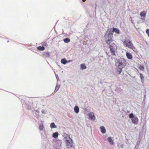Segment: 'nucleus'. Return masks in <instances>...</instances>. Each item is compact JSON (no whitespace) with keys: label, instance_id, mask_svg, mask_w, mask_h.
Returning a JSON list of instances; mask_svg holds the SVG:
<instances>
[{"label":"nucleus","instance_id":"f257e3e1","mask_svg":"<svg viewBox=\"0 0 149 149\" xmlns=\"http://www.w3.org/2000/svg\"><path fill=\"white\" fill-rule=\"evenodd\" d=\"M105 42L107 44H110L113 41V34L111 30L108 29L104 34Z\"/></svg>","mask_w":149,"mask_h":149},{"label":"nucleus","instance_id":"f03ea898","mask_svg":"<svg viewBox=\"0 0 149 149\" xmlns=\"http://www.w3.org/2000/svg\"><path fill=\"white\" fill-rule=\"evenodd\" d=\"M115 61L116 66L118 67L123 68L126 65V60L123 58H121L118 59L116 58L115 59Z\"/></svg>","mask_w":149,"mask_h":149},{"label":"nucleus","instance_id":"7ed1b4c3","mask_svg":"<svg viewBox=\"0 0 149 149\" xmlns=\"http://www.w3.org/2000/svg\"><path fill=\"white\" fill-rule=\"evenodd\" d=\"M128 116L129 118L131 119L133 123L136 125L138 124L139 119L133 113H130Z\"/></svg>","mask_w":149,"mask_h":149},{"label":"nucleus","instance_id":"20e7f679","mask_svg":"<svg viewBox=\"0 0 149 149\" xmlns=\"http://www.w3.org/2000/svg\"><path fill=\"white\" fill-rule=\"evenodd\" d=\"M67 136L68 137L69 139L68 140L66 139V145L68 148H70L72 146L73 141L72 139L70 137V136L68 134L67 135Z\"/></svg>","mask_w":149,"mask_h":149},{"label":"nucleus","instance_id":"39448f33","mask_svg":"<svg viewBox=\"0 0 149 149\" xmlns=\"http://www.w3.org/2000/svg\"><path fill=\"white\" fill-rule=\"evenodd\" d=\"M108 44L109 45V48L110 49L111 52L113 55H115L116 50L115 47L116 46V45L113 43H112L111 44Z\"/></svg>","mask_w":149,"mask_h":149},{"label":"nucleus","instance_id":"423d86ee","mask_svg":"<svg viewBox=\"0 0 149 149\" xmlns=\"http://www.w3.org/2000/svg\"><path fill=\"white\" fill-rule=\"evenodd\" d=\"M123 43L125 46L126 47L128 48L129 47H128V46H132V45H133L132 42L129 40H125L123 42Z\"/></svg>","mask_w":149,"mask_h":149},{"label":"nucleus","instance_id":"0eeeda50","mask_svg":"<svg viewBox=\"0 0 149 149\" xmlns=\"http://www.w3.org/2000/svg\"><path fill=\"white\" fill-rule=\"evenodd\" d=\"M110 29L111 30L113 34L114 32L116 34H119L120 33V31L117 28L113 27L111 28Z\"/></svg>","mask_w":149,"mask_h":149},{"label":"nucleus","instance_id":"6e6552de","mask_svg":"<svg viewBox=\"0 0 149 149\" xmlns=\"http://www.w3.org/2000/svg\"><path fill=\"white\" fill-rule=\"evenodd\" d=\"M88 117L91 120H94L95 119V117L93 113L92 112H90L88 114Z\"/></svg>","mask_w":149,"mask_h":149},{"label":"nucleus","instance_id":"1a4fd4ad","mask_svg":"<svg viewBox=\"0 0 149 149\" xmlns=\"http://www.w3.org/2000/svg\"><path fill=\"white\" fill-rule=\"evenodd\" d=\"M42 55L45 58H48L50 56L49 53L48 52H43Z\"/></svg>","mask_w":149,"mask_h":149},{"label":"nucleus","instance_id":"9d476101","mask_svg":"<svg viewBox=\"0 0 149 149\" xmlns=\"http://www.w3.org/2000/svg\"><path fill=\"white\" fill-rule=\"evenodd\" d=\"M146 13L145 11L141 12L140 13V16L142 17L143 18V19H145L146 17Z\"/></svg>","mask_w":149,"mask_h":149},{"label":"nucleus","instance_id":"9b49d317","mask_svg":"<svg viewBox=\"0 0 149 149\" xmlns=\"http://www.w3.org/2000/svg\"><path fill=\"white\" fill-rule=\"evenodd\" d=\"M123 68L121 67H118V68L116 69V71L117 74H119L121 73L122 71Z\"/></svg>","mask_w":149,"mask_h":149},{"label":"nucleus","instance_id":"f8f14e48","mask_svg":"<svg viewBox=\"0 0 149 149\" xmlns=\"http://www.w3.org/2000/svg\"><path fill=\"white\" fill-rule=\"evenodd\" d=\"M126 55L127 58L129 59H132V56L130 52H127L126 53Z\"/></svg>","mask_w":149,"mask_h":149},{"label":"nucleus","instance_id":"ddd939ff","mask_svg":"<svg viewBox=\"0 0 149 149\" xmlns=\"http://www.w3.org/2000/svg\"><path fill=\"white\" fill-rule=\"evenodd\" d=\"M101 132L102 134H104L106 132V129L103 126H101L100 127Z\"/></svg>","mask_w":149,"mask_h":149},{"label":"nucleus","instance_id":"4468645a","mask_svg":"<svg viewBox=\"0 0 149 149\" xmlns=\"http://www.w3.org/2000/svg\"><path fill=\"white\" fill-rule=\"evenodd\" d=\"M107 140L108 142L110 144L113 145L114 144V141L112 139L111 137H109L107 138Z\"/></svg>","mask_w":149,"mask_h":149},{"label":"nucleus","instance_id":"2eb2a0df","mask_svg":"<svg viewBox=\"0 0 149 149\" xmlns=\"http://www.w3.org/2000/svg\"><path fill=\"white\" fill-rule=\"evenodd\" d=\"M80 69L81 70H83L87 68L86 66L85 65L84 63L81 64L80 65Z\"/></svg>","mask_w":149,"mask_h":149},{"label":"nucleus","instance_id":"dca6fc26","mask_svg":"<svg viewBox=\"0 0 149 149\" xmlns=\"http://www.w3.org/2000/svg\"><path fill=\"white\" fill-rule=\"evenodd\" d=\"M74 111L76 113H78L79 111V108L76 105L74 108Z\"/></svg>","mask_w":149,"mask_h":149},{"label":"nucleus","instance_id":"f3484780","mask_svg":"<svg viewBox=\"0 0 149 149\" xmlns=\"http://www.w3.org/2000/svg\"><path fill=\"white\" fill-rule=\"evenodd\" d=\"M50 126L52 129L56 128L57 127V126L55 125L54 122H52L50 124Z\"/></svg>","mask_w":149,"mask_h":149},{"label":"nucleus","instance_id":"a211bd4d","mask_svg":"<svg viewBox=\"0 0 149 149\" xmlns=\"http://www.w3.org/2000/svg\"><path fill=\"white\" fill-rule=\"evenodd\" d=\"M58 136V133L57 132H56L54 133L52 135V137L54 138H56Z\"/></svg>","mask_w":149,"mask_h":149},{"label":"nucleus","instance_id":"6ab92c4d","mask_svg":"<svg viewBox=\"0 0 149 149\" xmlns=\"http://www.w3.org/2000/svg\"><path fill=\"white\" fill-rule=\"evenodd\" d=\"M61 63L64 65H65L67 63V60L65 58H62L61 60Z\"/></svg>","mask_w":149,"mask_h":149},{"label":"nucleus","instance_id":"aec40b11","mask_svg":"<svg viewBox=\"0 0 149 149\" xmlns=\"http://www.w3.org/2000/svg\"><path fill=\"white\" fill-rule=\"evenodd\" d=\"M37 49L40 51H43L45 50V48L43 46H39L37 47Z\"/></svg>","mask_w":149,"mask_h":149},{"label":"nucleus","instance_id":"412c9836","mask_svg":"<svg viewBox=\"0 0 149 149\" xmlns=\"http://www.w3.org/2000/svg\"><path fill=\"white\" fill-rule=\"evenodd\" d=\"M132 46H130L129 47V48L131 49H132L134 51V52H136V49L135 47L133 46V45H132ZM128 47H129L128 46Z\"/></svg>","mask_w":149,"mask_h":149},{"label":"nucleus","instance_id":"4be33fe9","mask_svg":"<svg viewBox=\"0 0 149 149\" xmlns=\"http://www.w3.org/2000/svg\"><path fill=\"white\" fill-rule=\"evenodd\" d=\"M63 40L65 43H68L70 42V38H67L63 39Z\"/></svg>","mask_w":149,"mask_h":149},{"label":"nucleus","instance_id":"5701e85b","mask_svg":"<svg viewBox=\"0 0 149 149\" xmlns=\"http://www.w3.org/2000/svg\"><path fill=\"white\" fill-rule=\"evenodd\" d=\"M60 87V85L58 86V84H57L56 85L55 87V89L54 92H55V93L58 90Z\"/></svg>","mask_w":149,"mask_h":149},{"label":"nucleus","instance_id":"b1692460","mask_svg":"<svg viewBox=\"0 0 149 149\" xmlns=\"http://www.w3.org/2000/svg\"><path fill=\"white\" fill-rule=\"evenodd\" d=\"M139 74L141 81L143 83L144 81V76L141 73H140Z\"/></svg>","mask_w":149,"mask_h":149},{"label":"nucleus","instance_id":"393cba45","mask_svg":"<svg viewBox=\"0 0 149 149\" xmlns=\"http://www.w3.org/2000/svg\"><path fill=\"white\" fill-rule=\"evenodd\" d=\"M44 128V127L43 125H40L39 126V129L40 131L43 130Z\"/></svg>","mask_w":149,"mask_h":149},{"label":"nucleus","instance_id":"a878e982","mask_svg":"<svg viewBox=\"0 0 149 149\" xmlns=\"http://www.w3.org/2000/svg\"><path fill=\"white\" fill-rule=\"evenodd\" d=\"M139 68L141 70H143L144 69V67L143 65H140L139 67Z\"/></svg>","mask_w":149,"mask_h":149},{"label":"nucleus","instance_id":"bb28decb","mask_svg":"<svg viewBox=\"0 0 149 149\" xmlns=\"http://www.w3.org/2000/svg\"><path fill=\"white\" fill-rule=\"evenodd\" d=\"M41 112L43 114H46L47 113V111H45L43 109H42L41 110Z\"/></svg>","mask_w":149,"mask_h":149},{"label":"nucleus","instance_id":"cd10ccee","mask_svg":"<svg viewBox=\"0 0 149 149\" xmlns=\"http://www.w3.org/2000/svg\"><path fill=\"white\" fill-rule=\"evenodd\" d=\"M146 32L149 37V29H147L146 30Z\"/></svg>","mask_w":149,"mask_h":149},{"label":"nucleus","instance_id":"c85d7f7f","mask_svg":"<svg viewBox=\"0 0 149 149\" xmlns=\"http://www.w3.org/2000/svg\"><path fill=\"white\" fill-rule=\"evenodd\" d=\"M27 109L28 110L31 109V106L29 105H28L27 104Z\"/></svg>","mask_w":149,"mask_h":149},{"label":"nucleus","instance_id":"c756f323","mask_svg":"<svg viewBox=\"0 0 149 149\" xmlns=\"http://www.w3.org/2000/svg\"><path fill=\"white\" fill-rule=\"evenodd\" d=\"M43 46H47V43L45 42H44L42 43Z\"/></svg>","mask_w":149,"mask_h":149},{"label":"nucleus","instance_id":"7c9ffc66","mask_svg":"<svg viewBox=\"0 0 149 149\" xmlns=\"http://www.w3.org/2000/svg\"><path fill=\"white\" fill-rule=\"evenodd\" d=\"M56 77L57 81H58L59 80V78L57 74H56Z\"/></svg>","mask_w":149,"mask_h":149},{"label":"nucleus","instance_id":"2f4dec72","mask_svg":"<svg viewBox=\"0 0 149 149\" xmlns=\"http://www.w3.org/2000/svg\"><path fill=\"white\" fill-rule=\"evenodd\" d=\"M72 60H69L68 61L67 60V63H69L70 62H72Z\"/></svg>","mask_w":149,"mask_h":149},{"label":"nucleus","instance_id":"473e14b6","mask_svg":"<svg viewBox=\"0 0 149 149\" xmlns=\"http://www.w3.org/2000/svg\"><path fill=\"white\" fill-rule=\"evenodd\" d=\"M144 127H145V128L146 127H145V126H144V125H143V129H144Z\"/></svg>","mask_w":149,"mask_h":149},{"label":"nucleus","instance_id":"72a5a7b5","mask_svg":"<svg viewBox=\"0 0 149 149\" xmlns=\"http://www.w3.org/2000/svg\"><path fill=\"white\" fill-rule=\"evenodd\" d=\"M82 1L84 2L86 1V0H82Z\"/></svg>","mask_w":149,"mask_h":149},{"label":"nucleus","instance_id":"f704fd0d","mask_svg":"<svg viewBox=\"0 0 149 149\" xmlns=\"http://www.w3.org/2000/svg\"><path fill=\"white\" fill-rule=\"evenodd\" d=\"M129 20H132V18L131 17H130V18H129Z\"/></svg>","mask_w":149,"mask_h":149},{"label":"nucleus","instance_id":"c9c22d12","mask_svg":"<svg viewBox=\"0 0 149 149\" xmlns=\"http://www.w3.org/2000/svg\"><path fill=\"white\" fill-rule=\"evenodd\" d=\"M36 111L38 113H39V111L38 110H37Z\"/></svg>","mask_w":149,"mask_h":149},{"label":"nucleus","instance_id":"e433bc0d","mask_svg":"<svg viewBox=\"0 0 149 149\" xmlns=\"http://www.w3.org/2000/svg\"><path fill=\"white\" fill-rule=\"evenodd\" d=\"M141 19L142 20H144V19H143V18H141Z\"/></svg>","mask_w":149,"mask_h":149},{"label":"nucleus","instance_id":"4c0bfd02","mask_svg":"<svg viewBox=\"0 0 149 149\" xmlns=\"http://www.w3.org/2000/svg\"><path fill=\"white\" fill-rule=\"evenodd\" d=\"M107 55H108V53H107V52H106Z\"/></svg>","mask_w":149,"mask_h":149},{"label":"nucleus","instance_id":"58836bf2","mask_svg":"<svg viewBox=\"0 0 149 149\" xmlns=\"http://www.w3.org/2000/svg\"><path fill=\"white\" fill-rule=\"evenodd\" d=\"M7 42H9V41H8H8H7Z\"/></svg>","mask_w":149,"mask_h":149}]
</instances>
